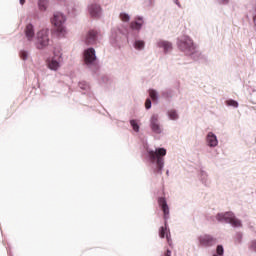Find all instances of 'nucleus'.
I'll use <instances>...</instances> for the list:
<instances>
[{
    "label": "nucleus",
    "instance_id": "obj_1",
    "mask_svg": "<svg viewBox=\"0 0 256 256\" xmlns=\"http://www.w3.org/2000/svg\"><path fill=\"white\" fill-rule=\"evenodd\" d=\"M147 153L150 163H155L157 173H161L165 165L164 157L167 155V150L165 148H156L155 150H148Z\"/></svg>",
    "mask_w": 256,
    "mask_h": 256
},
{
    "label": "nucleus",
    "instance_id": "obj_2",
    "mask_svg": "<svg viewBox=\"0 0 256 256\" xmlns=\"http://www.w3.org/2000/svg\"><path fill=\"white\" fill-rule=\"evenodd\" d=\"M52 24L55 27L59 37H65V16L62 13H55L52 18Z\"/></svg>",
    "mask_w": 256,
    "mask_h": 256
},
{
    "label": "nucleus",
    "instance_id": "obj_3",
    "mask_svg": "<svg viewBox=\"0 0 256 256\" xmlns=\"http://www.w3.org/2000/svg\"><path fill=\"white\" fill-rule=\"evenodd\" d=\"M178 47L183 53H186V55H193L195 53V44L193 43V40L189 38V36H183L178 41Z\"/></svg>",
    "mask_w": 256,
    "mask_h": 256
},
{
    "label": "nucleus",
    "instance_id": "obj_4",
    "mask_svg": "<svg viewBox=\"0 0 256 256\" xmlns=\"http://www.w3.org/2000/svg\"><path fill=\"white\" fill-rule=\"evenodd\" d=\"M61 63H63V53H61V50L55 49L54 56L47 61L48 69L58 71L61 67Z\"/></svg>",
    "mask_w": 256,
    "mask_h": 256
},
{
    "label": "nucleus",
    "instance_id": "obj_5",
    "mask_svg": "<svg viewBox=\"0 0 256 256\" xmlns=\"http://www.w3.org/2000/svg\"><path fill=\"white\" fill-rule=\"evenodd\" d=\"M217 221L221 223H230L233 227H241V220L235 217L233 212L221 213L216 216Z\"/></svg>",
    "mask_w": 256,
    "mask_h": 256
},
{
    "label": "nucleus",
    "instance_id": "obj_6",
    "mask_svg": "<svg viewBox=\"0 0 256 256\" xmlns=\"http://www.w3.org/2000/svg\"><path fill=\"white\" fill-rule=\"evenodd\" d=\"M49 45V29H42L37 33V49H45Z\"/></svg>",
    "mask_w": 256,
    "mask_h": 256
},
{
    "label": "nucleus",
    "instance_id": "obj_7",
    "mask_svg": "<svg viewBox=\"0 0 256 256\" xmlns=\"http://www.w3.org/2000/svg\"><path fill=\"white\" fill-rule=\"evenodd\" d=\"M199 242L203 247H213L217 243V239L211 235L205 234L199 237Z\"/></svg>",
    "mask_w": 256,
    "mask_h": 256
},
{
    "label": "nucleus",
    "instance_id": "obj_8",
    "mask_svg": "<svg viewBox=\"0 0 256 256\" xmlns=\"http://www.w3.org/2000/svg\"><path fill=\"white\" fill-rule=\"evenodd\" d=\"M96 59H97V56H95V49L88 48L87 50H85L84 61L86 65H91V63H93V61H95Z\"/></svg>",
    "mask_w": 256,
    "mask_h": 256
},
{
    "label": "nucleus",
    "instance_id": "obj_9",
    "mask_svg": "<svg viewBox=\"0 0 256 256\" xmlns=\"http://www.w3.org/2000/svg\"><path fill=\"white\" fill-rule=\"evenodd\" d=\"M159 237L161 239H165V237H166L168 245L171 246V243H172V241H171V233L169 232V229H167V223H165L164 226L160 227V229H159Z\"/></svg>",
    "mask_w": 256,
    "mask_h": 256
},
{
    "label": "nucleus",
    "instance_id": "obj_10",
    "mask_svg": "<svg viewBox=\"0 0 256 256\" xmlns=\"http://www.w3.org/2000/svg\"><path fill=\"white\" fill-rule=\"evenodd\" d=\"M97 42V31L91 30L87 33L85 43L86 45H95Z\"/></svg>",
    "mask_w": 256,
    "mask_h": 256
},
{
    "label": "nucleus",
    "instance_id": "obj_11",
    "mask_svg": "<svg viewBox=\"0 0 256 256\" xmlns=\"http://www.w3.org/2000/svg\"><path fill=\"white\" fill-rule=\"evenodd\" d=\"M151 129L154 133H161V126L159 125V117L157 115L151 117Z\"/></svg>",
    "mask_w": 256,
    "mask_h": 256
},
{
    "label": "nucleus",
    "instance_id": "obj_12",
    "mask_svg": "<svg viewBox=\"0 0 256 256\" xmlns=\"http://www.w3.org/2000/svg\"><path fill=\"white\" fill-rule=\"evenodd\" d=\"M88 9L91 17H101V6L99 4H91Z\"/></svg>",
    "mask_w": 256,
    "mask_h": 256
},
{
    "label": "nucleus",
    "instance_id": "obj_13",
    "mask_svg": "<svg viewBox=\"0 0 256 256\" xmlns=\"http://www.w3.org/2000/svg\"><path fill=\"white\" fill-rule=\"evenodd\" d=\"M207 144L209 147H217L219 144V141L217 140V136L213 134V132H209L207 137H206Z\"/></svg>",
    "mask_w": 256,
    "mask_h": 256
},
{
    "label": "nucleus",
    "instance_id": "obj_14",
    "mask_svg": "<svg viewBox=\"0 0 256 256\" xmlns=\"http://www.w3.org/2000/svg\"><path fill=\"white\" fill-rule=\"evenodd\" d=\"M158 203L164 213V218L167 219L169 216V206L167 205V200H165V198H159Z\"/></svg>",
    "mask_w": 256,
    "mask_h": 256
},
{
    "label": "nucleus",
    "instance_id": "obj_15",
    "mask_svg": "<svg viewBox=\"0 0 256 256\" xmlns=\"http://www.w3.org/2000/svg\"><path fill=\"white\" fill-rule=\"evenodd\" d=\"M24 33L28 41H32L33 37H35V30L33 29V24H28L24 30Z\"/></svg>",
    "mask_w": 256,
    "mask_h": 256
},
{
    "label": "nucleus",
    "instance_id": "obj_16",
    "mask_svg": "<svg viewBox=\"0 0 256 256\" xmlns=\"http://www.w3.org/2000/svg\"><path fill=\"white\" fill-rule=\"evenodd\" d=\"M158 47L164 49V51L167 53V51H171L173 49V44L169 41L160 40L158 41Z\"/></svg>",
    "mask_w": 256,
    "mask_h": 256
},
{
    "label": "nucleus",
    "instance_id": "obj_17",
    "mask_svg": "<svg viewBox=\"0 0 256 256\" xmlns=\"http://www.w3.org/2000/svg\"><path fill=\"white\" fill-rule=\"evenodd\" d=\"M130 27L131 29H135L136 31H139V29L143 27V18L139 17L135 21L131 22Z\"/></svg>",
    "mask_w": 256,
    "mask_h": 256
},
{
    "label": "nucleus",
    "instance_id": "obj_18",
    "mask_svg": "<svg viewBox=\"0 0 256 256\" xmlns=\"http://www.w3.org/2000/svg\"><path fill=\"white\" fill-rule=\"evenodd\" d=\"M168 117L170 119H172V121H175V120L179 119V114H177V111H175V110H170V111H168Z\"/></svg>",
    "mask_w": 256,
    "mask_h": 256
},
{
    "label": "nucleus",
    "instance_id": "obj_19",
    "mask_svg": "<svg viewBox=\"0 0 256 256\" xmlns=\"http://www.w3.org/2000/svg\"><path fill=\"white\" fill-rule=\"evenodd\" d=\"M38 7L40 11H45L47 9V0H39Z\"/></svg>",
    "mask_w": 256,
    "mask_h": 256
},
{
    "label": "nucleus",
    "instance_id": "obj_20",
    "mask_svg": "<svg viewBox=\"0 0 256 256\" xmlns=\"http://www.w3.org/2000/svg\"><path fill=\"white\" fill-rule=\"evenodd\" d=\"M130 125L136 133H139V124H137V120H131Z\"/></svg>",
    "mask_w": 256,
    "mask_h": 256
},
{
    "label": "nucleus",
    "instance_id": "obj_21",
    "mask_svg": "<svg viewBox=\"0 0 256 256\" xmlns=\"http://www.w3.org/2000/svg\"><path fill=\"white\" fill-rule=\"evenodd\" d=\"M149 96L152 99V101H157V91L150 89L149 90Z\"/></svg>",
    "mask_w": 256,
    "mask_h": 256
},
{
    "label": "nucleus",
    "instance_id": "obj_22",
    "mask_svg": "<svg viewBox=\"0 0 256 256\" xmlns=\"http://www.w3.org/2000/svg\"><path fill=\"white\" fill-rule=\"evenodd\" d=\"M226 105H228V107H239V103L235 100H227Z\"/></svg>",
    "mask_w": 256,
    "mask_h": 256
},
{
    "label": "nucleus",
    "instance_id": "obj_23",
    "mask_svg": "<svg viewBox=\"0 0 256 256\" xmlns=\"http://www.w3.org/2000/svg\"><path fill=\"white\" fill-rule=\"evenodd\" d=\"M145 47V42L138 40L135 42V49H143Z\"/></svg>",
    "mask_w": 256,
    "mask_h": 256
},
{
    "label": "nucleus",
    "instance_id": "obj_24",
    "mask_svg": "<svg viewBox=\"0 0 256 256\" xmlns=\"http://www.w3.org/2000/svg\"><path fill=\"white\" fill-rule=\"evenodd\" d=\"M216 253L219 256H223L225 253V250L223 249V245H218L216 248Z\"/></svg>",
    "mask_w": 256,
    "mask_h": 256
},
{
    "label": "nucleus",
    "instance_id": "obj_25",
    "mask_svg": "<svg viewBox=\"0 0 256 256\" xmlns=\"http://www.w3.org/2000/svg\"><path fill=\"white\" fill-rule=\"evenodd\" d=\"M120 19H121V21H124L125 23H127V21H129L130 17L128 16V14L121 13Z\"/></svg>",
    "mask_w": 256,
    "mask_h": 256
},
{
    "label": "nucleus",
    "instance_id": "obj_26",
    "mask_svg": "<svg viewBox=\"0 0 256 256\" xmlns=\"http://www.w3.org/2000/svg\"><path fill=\"white\" fill-rule=\"evenodd\" d=\"M250 249L252 251H255L256 253V240H253L251 243H250Z\"/></svg>",
    "mask_w": 256,
    "mask_h": 256
},
{
    "label": "nucleus",
    "instance_id": "obj_27",
    "mask_svg": "<svg viewBox=\"0 0 256 256\" xmlns=\"http://www.w3.org/2000/svg\"><path fill=\"white\" fill-rule=\"evenodd\" d=\"M20 57H21V59H23V61H25V59H27V52L21 51L20 52Z\"/></svg>",
    "mask_w": 256,
    "mask_h": 256
},
{
    "label": "nucleus",
    "instance_id": "obj_28",
    "mask_svg": "<svg viewBox=\"0 0 256 256\" xmlns=\"http://www.w3.org/2000/svg\"><path fill=\"white\" fill-rule=\"evenodd\" d=\"M151 107V99H147L145 102V108L149 109Z\"/></svg>",
    "mask_w": 256,
    "mask_h": 256
},
{
    "label": "nucleus",
    "instance_id": "obj_29",
    "mask_svg": "<svg viewBox=\"0 0 256 256\" xmlns=\"http://www.w3.org/2000/svg\"><path fill=\"white\" fill-rule=\"evenodd\" d=\"M80 89H89L88 85L83 86V83H80Z\"/></svg>",
    "mask_w": 256,
    "mask_h": 256
},
{
    "label": "nucleus",
    "instance_id": "obj_30",
    "mask_svg": "<svg viewBox=\"0 0 256 256\" xmlns=\"http://www.w3.org/2000/svg\"><path fill=\"white\" fill-rule=\"evenodd\" d=\"M164 256H171V250H167V251L164 253Z\"/></svg>",
    "mask_w": 256,
    "mask_h": 256
},
{
    "label": "nucleus",
    "instance_id": "obj_31",
    "mask_svg": "<svg viewBox=\"0 0 256 256\" xmlns=\"http://www.w3.org/2000/svg\"><path fill=\"white\" fill-rule=\"evenodd\" d=\"M20 4L25 5V0H20Z\"/></svg>",
    "mask_w": 256,
    "mask_h": 256
},
{
    "label": "nucleus",
    "instance_id": "obj_32",
    "mask_svg": "<svg viewBox=\"0 0 256 256\" xmlns=\"http://www.w3.org/2000/svg\"><path fill=\"white\" fill-rule=\"evenodd\" d=\"M222 3H228V1L227 0H222Z\"/></svg>",
    "mask_w": 256,
    "mask_h": 256
},
{
    "label": "nucleus",
    "instance_id": "obj_33",
    "mask_svg": "<svg viewBox=\"0 0 256 256\" xmlns=\"http://www.w3.org/2000/svg\"><path fill=\"white\" fill-rule=\"evenodd\" d=\"M254 22L256 23V15L254 16Z\"/></svg>",
    "mask_w": 256,
    "mask_h": 256
}]
</instances>
